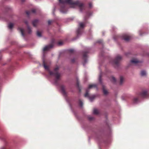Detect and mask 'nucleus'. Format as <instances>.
Returning a JSON list of instances; mask_svg holds the SVG:
<instances>
[{
	"label": "nucleus",
	"instance_id": "obj_1",
	"mask_svg": "<svg viewBox=\"0 0 149 149\" xmlns=\"http://www.w3.org/2000/svg\"><path fill=\"white\" fill-rule=\"evenodd\" d=\"M61 4H64L68 3L70 5V7L72 8H75L78 7L80 11L82 12L85 8V5L82 3L78 1H73L72 0H58Z\"/></svg>",
	"mask_w": 149,
	"mask_h": 149
},
{
	"label": "nucleus",
	"instance_id": "obj_2",
	"mask_svg": "<svg viewBox=\"0 0 149 149\" xmlns=\"http://www.w3.org/2000/svg\"><path fill=\"white\" fill-rule=\"evenodd\" d=\"M43 65L45 69L49 71V74L51 76H54L56 77L57 79H58L60 77V74L58 73L57 71L58 70L59 68V67L57 66L55 68L54 70V72L50 71L49 70V66L47 65L45 63V62L44 60H43Z\"/></svg>",
	"mask_w": 149,
	"mask_h": 149
},
{
	"label": "nucleus",
	"instance_id": "obj_3",
	"mask_svg": "<svg viewBox=\"0 0 149 149\" xmlns=\"http://www.w3.org/2000/svg\"><path fill=\"white\" fill-rule=\"evenodd\" d=\"M140 96L143 97H146L149 96V90L145 89L143 90L140 94Z\"/></svg>",
	"mask_w": 149,
	"mask_h": 149
},
{
	"label": "nucleus",
	"instance_id": "obj_4",
	"mask_svg": "<svg viewBox=\"0 0 149 149\" xmlns=\"http://www.w3.org/2000/svg\"><path fill=\"white\" fill-rule=\"evenodd\" d=\"M96 88V85L95 84H90L88 86V88L86 90V93L85 94L84 96L86 97L89 98L90 100L89 94L88 93V90L93 88Z\"/></svg>",
	"mask_w": 149,
	"mask_h": 149
},
{
	"label": "nucleus",
	"instance_id": "obj_5",
	"mask_svg": "<svg viewBox=\"0 0 149 149\" xmlns=\"http://www.w3.org/2000/svg\"><path fill=\"white\" fill-rule=\"evenodd\" d=\"M85 26V24L84 22H80L79 23V27L77 30L78 35H79L81 33V29Z\"/></svg>",
	"mask_w": 149,
	"mask_h": 149
},
{
	"label": "nucleus",
	"instance_id": "obj_6",
	"mask_svg": "<svg viewBox=\"0 0 149 149\" xmlns=\"http://www.w3.org/2000/svg\"><path fill=\"white\" fill-rule=\"evenodd\" d=\"M131 62L132 63L135 65H138L141 63V62L136 59H132L131 61Z\"/></svg>",
	"mask_w": 149,
	"mask_h": 149
},
{
	"label": "nucleus",
	"instance_id": "obj_7",
	"mask_svg": "<svg viewBox=\"0 0 149 149\" xmlns=\"http://www.w3.org/2000/svg\"><path fill=\"white\" fill-rule=\"evenodd\" d=\"M123 38L125 40L127 41L130 39V37L129 35L125 34L123 36Z\"/></svg>",
	"mask_w": 149,
	"mask_h": 149
},
{
	"label": "nucleus",
	"instance_id": "obj_8",
	"mask_svg": "<svg viewBox=\"0 0 149 149\" xmlns=\"http://www.w3.org/2000/svg\"><path fill=\"white\" fill-rule=\"evenodd\" d=\"M60 11L62 13H66L67 10H66L64 6H61Z\"/></svg>",
	"mask_w": 149,
	"mask_h": 149
},
{
	"label": "nucleus",
	"instance_id": "obj_9",
	"mask_svg": "<svg viewBox=\"0 0 149 149\" xmlns=\"http://www.w3.org/2000/svg\"><path fill=\"white\" fill-rule=\"evenodd\" d=\"M18 30L21 33L22 36L23 37H24L25 34L24 33V29L22 28H19L18 29Z\"/></svg>",
	"mask_w": 149,
	"mask_h": 149
},
{
	"label": "nucleus",
	"instance_id": "obj_10",
	"mask_svg": "<svg viewBox=\"0 0 149 149\" xmlns=\"http://www.w3.org/2000/svg\"><path fill=\"white\" fill-rule=\"evenodd\" d=\"M53 47L52 45H49L45 46L43 49V51H45L49 50L50 48Z\"/></svg>",
	"mask_w": 149,
	"mask_h": 149
},
{
	"label": "nucleus",
	"instance_id": "obj_11",
	"mask_svg": "<svg viewBox=\"0 0 149 149\" xmlns=\"http://www.w3.org/2000/svg\"><path fill=\"white\" fill-rule=\"evenodd\" d=\"M122 58V57L120 55L117 56L115 59V63L117 64L118 63V62L121 60Z\"/></svg>",
	"mask_w": 149,
	"mask_h": 149
},
{
	"label": "nucleus",
	"instance_id": "obj_12",
	"mask_svg": "<svg viewBox=\"0 0 149 149\" xmlns=\"http://www.w3.org/2000/svg\"><path fill=\"white\" fill-rule=\"evenodd\" d=\"M39 21L38 19H35L32 22V24L34 26H36L38 24Z\"/></svg>",
	"mask_w": 149,
	"mask_h": 149
},
{
	"label": "nucleus",
	"instance_id": "obj_13",
	"mask_svg": "<svg viewBox=\"0 0 149 149\" xmlns=\"http://www.w3.org/2000/svg\"><path fill=\"white\" fill-rule=\"evenodd\" d=\"M139 97H135L133 99V102L134 103H137L139 102Z\"/></svg>",
	"mask_w": 149,
	"mask_h": 149
},
{
	"label": "nucleus",
	"instance_id": "obj_14",
	"mask_svg": "<svg viewBox=\"0 0 149 149\" xmlns=\"http://www.w3.org/2000/svg\"><path fill=\"white\" fill-rule=\"evenodd\" d=\"M93 113L94 114L97 115L99 113V111L97 109H95L93 110Z\"/></svg>",
	"mask_w": 149,
	"mask_h": 149
},
{
	"label": "nucleus",
	"instance_id": "obj_15",
	"mask_svg": "<svg viewBox=\"0 0 149 149\" xmlns=\"http://www.w3.org/2000/svg\"><path fill=\"white\" fill-rule=\"evenodd\" d=\"M103 91L104 95H107L108 94V91L105 88L104 86H103Z\"/></svg>",
	"mask_w": 149,
	"mask_h": 149
},
{
	"label": "nucleus",
	"instance_id": "obj_16",
	"mask_svg": "<svg viewBox=\"0 0 149 149\" xmlns=\"http://www.w3.org/2000/svg\"><path fill=\"white\" fill-rule=\"evenodd\" d=\"M141 74L142 76H145L146 74V72L144 70H142L141 72Z\"/></svg>",
	"mask_w": 149,
	"mask_h": 149
},
{
	"label": "nucleus",
	"instance_id": "obj_17",
	"mask_svg": "<svg viewBox=\"0 0 149 149\" xmlns=\"http://www.w3.org/2000/svg\"><path fill=\"white\" fill-rule=\"evenodd\" d=\"M61 92L63 94H65L66 93L64 90V88L63 86L61 87Z\"/></svg>",
	"mask_w": 149,
	"mask_h": 149
},
{
	"label": "nucleus",
	"instance_id": "obj_18",
	"mask_svg": "<svg viewBox=\"0 0 149 149\" xmlns=\"http://www.w3.org/2000/svg\"><path fill=\"white\" fill-rule=\"evenodd\" d=\"M86 54H85L83 56V58L84 59H85L86 57ZM87 62V60H86L85 59V60L84 61V63H83V65H84L85 64V63Z\"/></svg>",
	"mask_w": 149,
	"mask_h": 149
},
{
	"label": "nucleus",
	"instance_id": "obj_19",
	"mask_svg": "<svg viewBox=\"0 0 149 149\" xmlns=\"http://www.w3.org/2000/svg\"><path fill=\"white\" fill-rule=\"evenodd\" d=\"M13 24L12 23H10L8 25V27L10 29H12L13 26Z\"/></svg>",
	"mask_w": 149,
	"mask_h": 149
},
{
	"label": "nucleus",
	"instance_id": "obj_20",
	"mask_svg": "<svg viewBox=\"0 0 149 149\" xmlns=\"http://www.w3.org/2000/svg\"><path fill=\"white\" fill-rule=\"evenodd\" d=\"M37 36L39 37H40L42 36L41 33L39 31H37Z\"/></svg>",
	"mask_w": 149,
	"mask_h": 149
},
{
	"label": "nucleus",
	"instance_id": "obj_21",
	"mask_svg": "<svg viewBox=\"0 0 149 149\" xmlns=\"http://www.w3.org/2000/svg\"><path fill=\"white\" fill-rule=\"evenodd\" d=\"M124 80V78L122 76L120 77V84H122Z\"/></svg>",
	"mask_w": 149,
	"mask_h": 149
},
{
	"label": "nucleus",
	"instance_id": "obj_22",
	"mask_svg": "<svg viewBox=\"0 0 149 149\" xmlns=\"http://www.w3.org/2000/svg\"><path fill=\"white\" fill-rule=\"evenodd\" d=\"M111 81L113 82H115L116 81V80L115 78L113 77H111Z\"/></svg>",
	"mask_w": 149,
	"mask_h": 149
},
{
	"label": "nucleus",
	"instance_id": "obj_23",
	"mask_svg": "<svg viewBox=\"0 0 149 149\" xmlns=\"http://www.w3.org/2000/svg\"><path fill=\"white\" fill-rule=\"evenodd\" d=\"M27 29L28 31V33H30L31 32V30L30 28L29 27V26H28L27 27Z\"/></svg>",
	"mask_w": 149,
	"mask_h": 149
},
{
	"label": "nucleus",
	"instance_id": "obj_24",
	"mask_svg": "<svg viewBox=\"0 0 149 149\" xmlns=\"http://www.w3.org/2000/svg\"><path fill=\"white\" fill-rule=\"evenodd\" d=\"M99 80L100 82H101V74L99 75Z\"/></svg>",
	"mask_w": 149,
	"mask_h": 149
},
{
	"label": "nucleus",
	"instance_id": "obj_25",
	"mask_svg": "<svg viewBox=\"0 0 149 149\" xmlns=\"http://www.w3.org/2000/svg\"><path fill=\"white\" fill-rule=\"evenodd\" d=\"M79 103L81 107L83 105V103L81 101H79Z\"/></svg>",
	"mask_w": 149,
	"mask_h": 149
},
{
	"label": "nucleus",
	"instance_id": "obj_26",
	"mask_svg": "<svg viewBox=\"0 0 149 149\" xmlns=\"http://www.w3.org/2000/svg\"><path fill=\"white\" fill-rule=\"evenodd\" d=\"M88 118L90 120H91L93 119V118L92 117L89 116L88 117Z\"/></svg>",
	"mask_w": 149,
	"mask_h": 149
},
{
	"label": "nucleus",
	"instance_id": "obj_27",
	"mask_svg": "<svg viewBox=\"0 0 149 149\" xmlns=\"http://www.w3.org/2000/svg\"><path fill=\"white\" fill-rule=\"evenodd\" d=\"M52 21L50 20H49L48 21V24H50L51 23H52Z\"/></svg>",
	"mask_w": 149,
	"mask_h": 149
},
{
	"label": "nucleus",
	"instance_id": "obj_28",
	"mask_svg": "<svg viewBox=\"0 0 149 149\" xmlns=\"http://www.w3.org/2000/svg\"><path fill=\"white\" fill-rule=\"evenodd\" d=\"M89 6L90 7H91L92 6V4L91 3L89 4Z\"/></svg>",
	"mask_w": 149,
	"mask_h": 149
},
{
	"label": "nucleus",
	"instance_id": "obj_29",
	"mask_svg": "<svg viewBox=\"0 0 149 149\" xmlns=\"http://www.w3.org/2000/svg\"><path fill=\"white\" fill-rule=\"evenodd\" d=\"M26 14L27 15H29V12H28V11H27L26 12Z\"/></svg>",
	"mask_w": 149,
	"mask_h": 149
},
{
	"label": "nucleus",
	"instance_id": "obj_30",
	"mask_svg": "<svg viewBox=\"0 0 149 149\" xmlns=\"http://www.w3.org/2000/svg\"><path fill=\"white\" fill-rule=\"evenodd\" d=\"M91 15V14H88H88H87V15L88 16H90Z\"/></svg>",
	"mask_w": 149,
	"mask_h": 149
},
{
	"label": "nucleus",
	"instance_id": "obj_31",
	"mask_svg": "<svg viewBox=\"0 0 149 149\" xmlns=\"http://www.w3.org/2000/svg\"><path fill=\"white\" fill-rule=\"evenodd\" d=\"M32 12L33 13H35V10H32Z\"/></svg>",
	"mask_w": 149,
	"mask_h": 149
},
{
	"label": "nucleus",
	"instance_id": "obj_32",
	"mask_svg": "<svg viewBox=\"0 0 149 149\" xmlns=\"http://www.w3.org/2000/svg\"><path fill=\"white\" fill-rule=\"evenodd\" d=\"M62 42H59V43H58V44L59 45H62Z\"/></svg>",
	"mask_w": 149,
	"mask_h": 149
},
{
	"label": "nucleus",
	"instance_id": "obj_33",
	"mask_svg": "<svg viewBox=\"0 0 149 149\" xmlns=\"http://www.w3.org/2000/svg\"><path fill=\"white\" fill-rule=\"evenodd\" d=\"M74 59H72V62H74Z\"/></svg>",
	"mask_w": 149,
	"mask_h": 149
},
{
	"label": "nucleus",
	"instance_id": "obj_34",
	"mask_svg": "<svg viewBox=\"0 0 149 149\" xmlns=\"http://www.w3.org/2000/svg\"><path fill=\"white\" fill-rule=\"evenodd\" d=\"M70 52H72V51H73V50H72V49H70Z\"/></svg>",
	"mask_w": 149,
	"mask_h": 149
},
{
	"label": "nucleus",
	"instance_id": "obj_35",
	"mask_svg": "<svg viewBox=\"0 0 149 149\" xmlns=\"http://www.w3.org/2000/svg\"><path fill=\"white\" fill-rule=\"evenodd\" d=\"M25 22L26 24L27 25L28 23H27V22L26 21V22Z\"/></svg>",
	"mask_w": 149,
	"mask_h": 149
},
{
	"label": "nucleus",
	"instance_id": "obj_36",
	"mask_svg": "<svg viewBox=\"0 0 149 149\" xmlns=\"http://www.w3.org/2000/svg\"><path fill=\"white\" fill-rule=\"evenodd\" d=\"M139 34H140V35H142V34L140 33V31H139Z\"/></svg>",
	"mask_w": 149,
	"mask_h": 149
}]
</instances>
